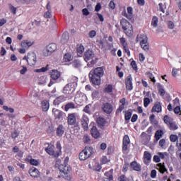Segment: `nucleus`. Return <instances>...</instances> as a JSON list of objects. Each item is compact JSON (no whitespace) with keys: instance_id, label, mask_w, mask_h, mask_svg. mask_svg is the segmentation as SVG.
Listing matches in <instances>:
<instances>
[{"instance_id":"obj_39","label":"nucleus","mask_w":181,"mask_h":181,"mask_svg":"<svg viewBox=\"0 0 181 181\" xmlns=\"http://www.w3.org/2000/svg\"><path fill=\"white\" fill-rule=\"evenodd\" d=\"M73 67H75V69H78V67L81 66V62L78 59H75L72 62Z\"/></svg>"},{"instance_id":"obj_1","label":"nucleus","mask_w":181,"mask_h":181,"mask_svg":"<svg viewBox=\"0 0 181 181\" xmlns=\"http://www.w3.org/2000/svg\"><path fill=\"white\" fill-rule=\"evenodd\" d=\"M103 76H104V68L103 66L95 68L89 73L90 81L95 86H100L101 84V77Z\"/></svg>"},{"instance_id":"obj_21","label":"nucleus","mask_w":181,"mask_h":181,"mask_svg":"<svg viewBox=\"0 0 181 181\" xmlns=\"http://www.w3.org/2000/svg\"><path fill=\"white\" fill-rule=\"evenodd\" d=\"M90 134L92 136L95 138V139H98L100 137V132L95 126H93V127L90 129Z\"/></svg>"},{"instance_id":"obj_62","label":"nucleus","mask_w":181,"mask_h":181,"mask_svg":"<svg viewBox=\"0 0 181 181\" xmlns=\"http://www.w3.org/2000/svg\"><path fill=\"white\" fill-rule=\"evenodd\" d=\"M153 162H156V163H159V162H160V158L159 157L158 155H157V156L155 155L153 156Z\"/></svg>"},{"instance_id":"obj_19","label":"nucleus","mask_w":181,"mask_h":181,"mask_svg":"<svg viewBox=\"0 0 181 181\" xmlns=\"http://www.w3.org/2000/svg\"><path fill=\"white\" fill-rule=\"evenodd\" d=\"M152 159V155L148 151H144V162L145 165H149Z\"/></svg>"},{"instance_id":"obj_35","label":"nucleus","mask_w":181,"mask_h":181,"mask_svg":"<svg viewBox=\"0 0 181 181\" xmlns=\"http://www.w3.org/2000/svg\"><path fill=\"white\" fill-rule=\"evenodd\" d=\"M155 138L156 140L158 141H159V139H160V138H162V136H163V131L162 130H157L155 133Z\"/></svg>"},{"instance_id":"obj_59","label":"nucleus","mask_w":181,"mask_h":181,"mask_svg":"<svg viewBox=\"0 0 181 181\" xmlns=\"http://www.w3.org/2000/svg\"><path fill=\"white\" fill-rule=\"evenodd\" d=\"M176 146L179 151H181V134H179V141H177Z\"/></svg>"},{"instance_id":"obj_43","label":"nucleus","mask_w":181,"mask_h":181,"mask_svg":"<svg viewBox=\"0 0 181 181\" xmlns=\"http://www.w3.org/2000/svg\"><path fill=\"white\" fill-rule=\"evenodd\" d=\"M112 85L109 84V85H106V87L105 88V93H112Z\"/></svg>"},{"instance_id":"obj_10","label":"nucleus","mask_w":181,"mask_h":181,"mask_svg":"<svg viewBox=\"0 0 181 181\" xmlns=\"http://www.w3.org/2000/svg\"><path fill=\"white\" fill-rule=\"evenodd\" d=\"M45 151L47 153H48V155L54 156V158H59V152L54 151V146L53 145H49L47 148H46Z\"/></svg>"},{"instance_id":"obj_37","label":"nucleus","mask_w":181,"mask_h":181,"mask_svg":"<svg viewBox=\"0 0 181 181\" xmlns=\"http://www.w3.org/2000/svg\"><path fill=\"white\" fill-rule=\"evenodd\" d=\"M169 129L171 131H176V129H177L178 127L177 124H176V122L172 121L169 124Z\"/></svg>"},{"instance_id":"obj_20","label":"nucleus","mask_w":181,"mask_h":181,"mask_svg":"<svg viewBox=\"0 0 181 181\" xmlns=\"http://www.w3.org/2000/svg\"><path fill=\"white\" fill-rule=\"evenodd\" d=\"M156 169L162 175H163V173H165V172H166L168 173V168H166V167L165 166V163H160L157 164Z\"/></svg>"},{"instance_id":"obj_11","label":"nucleus","mask_w":181,"mask_h":181,"mask_svg":"<svg viewBox=\"0 0 181 181\" xmlns=\"http://www.w3.org/2000/svg\"><path fill=\"white\" fill-rule=\"evenodd\" d=\"M102 110L105 114H111L114 111V107L111 103H105L103 104Z\"/></svg>"},{"instance_id":"obj_4","label":"nucleus","mask_w":181,"mask_h":181,"mask_svg":"<svg viewBox=\"0 0 181 181\" xmlns=\"http://www.w3.org/2000/svg\"><path fill=\"white\" fill-rule=\"evenodd\" d=\"M120 25H122V30H124L125 35H127L129 37H131V36L134 35V27H132V24H131L129 21H127V19H122L120 21Z\"/></svg>"},{"instance_id":"obj_30","label":"nucleus","mask_w":181,"mask_h":181,"mask_svg":"<svg viewBox=\"0 0 181 181\" xmlns=\"http://www.w3.org/2000/svg\"><path fill=\"white\" fill-rule=\"evenodd\" d=\"M50 107V104L49 103V101L47 100H43L42 102V108L44 112L49 111V108Z\"/></svg>"},{"instance_id":"obj_22","label":"nucleus","mask_w":181,"mask_h":181,"mask_svg":"<svg viewBox=\"0 0 181 181\" xmlns=\"http://www.w3.org/2000/svg\"><path fill=\"white\" fill-rule=\"evenodd\" d=\"M130 166L133 170H136V172H141V164L138 163L136 161H133L130 163Z\"/></svg>"},{"instance_id":"obj_42","label":"nucleus","mask_w":181,"mask_h":181,"mask_svg":"<svg viewBox=\"0 0 181 181\" xmlns=\"http://www.w3.org/2000/svg\"><path fill=\"white\" fill-rule=\"evenodd\" d=\"M19 136V131L14 130L11 132V138L12 139H16Z\"/></svg>"},{"instance_id":"obj_41","label":"nucleus","mask_w":181,"mask_h":181,"mask_svg":"<svg viewBox=\"0 0 181 181\" xmlns=\"http://www.w3.org/2000/svg\"><path fill=\"white\" fill-rule=\"evenodd\" d=\"M120 43L122 46H123L124 49H127V46H128V44L127 43V40H125V37H121L119 39Z\"/></svg>"},{"instance_id":"obj_16","label":"nucleus","mask_w":181,"mask_h":181,"mask_svg":"<svg viewBox=\"0 0 181 181\" xmlns=\"http://www.w3.org/2000/svg\"><path fill=\"white\" fill-rule=\"evenodd\" d=\"M125 84L127 90L128 91H132V90L134 88V86H132V76L131 75H129L126 78Z\"/></svg>"},{"instance_id":"obj_8","label":"nucleus","mask_w":181,"mask_h":181,"mask_svg":"<svg viewBox=\"0 0 181 181\" xmlns=\"http://www.w3.org/2000/svg\"><path fill=\"white\" fill-rule=\"evenodd\" d=\"M91 155H93L91 148H85L79 153V159L80 160H86L88 159Z\"/></svg>"},{"instance_id":"obj_53","label":"nucleus","mask_w":181,"mask_h":181,"mask_svg":"<svg viewBox=\"0 0 181 181\" xmlns=\"http://www.w3.org/2000/svg\"><path fill=\"white\" fill-rule=\"evenodd\" d=\"M56 148L57 149V152H59V156L62 153V144H60V141H57L56 144Z\"/></svg>"},{"instance_id":"obj_24","label":"nucleus","mask_w":181,"mask_h":181,"mask_svg":"<svg viewBox=\"0 0 181 181\" xmlns=\"http://www.w3.org/2000/svg\"><path fill=\"white\" fill-rule=\"evenodd\" d=\"M66 99H67V97H64V95H61L59 97H57L54 100V105H59V104H62V103H64V101H66Z\"/></svg>"},{"instance_id":"obj_9","label":"nucleus","mask_w":181,"mask_h":181,"mask_svg":"<svg viewBox=\"0 0 181 181\" xmlns=\"http://www.w3.org/2000/svg\"><path fill=\"white\" fill-rule=\"evenodd\" d=\"M36 53L29 52L27 55V62L29 66H35L36 64L37 60Z\"/></svg>"},{"instance_id":"obj_18","label":"nucleus","mask_w":181,"mask_h":181,"mask_svg":"<svg viewBox=\"0 0 181 181\" xmlns=\"http://www.w3.org/2000/svg\"><path fill=\"white\" fill-rule=\"evenodd\" d=\"M151 112H162V104L160 102H156L151 109Z\"/></svg>"},{"instance_id":"obj_15","label":"nucleus","mask_w":181,"mask_h":181,"mask_svg":"<svg viewBox=\"0 0 181 181\" xmlns=\"http://www.w3.org/2000/svg\"><path fill=\"white\" fill-rule=\"evenodd\" d=\"M88 122H90L88 117H87L86 115H83L81 118V125L85 131H88Z\"/></svg>"},{"instance_id":"obj_23","label":"nucleus","mask_w":181,"mask_h":181,"mask_svg":"<svg viewBox=\"0 0 181 181\" xmlns=\"http://www.w3.org/2000/svg\"><path fill=\"white\" fill-rule=\"evenodd\" d=\"M30 175L32 177H39L40 176V173H39V170L36 168H32L29 171Z\"/></svg>"},{"instance_id":"obj_5","label":"nucleus","mask_w":181,"mask_h":181,"mask_svg":"<svg viewBox=\"0 0 181 181\" xmlns=\"http://www.w3.org/2000/svg\"><path fill=\"white\" fill-rule=\"evenodd\" d=\"M136 42H140V46L144 52L149 51V42H148V36L145 34H140L136 36Z\"/></svg>"},{"instance_id":"obj_47","label":"nucleus","mask_w":181,"mask_h":181,"mask_svg":"<svg viewBox=\"0 0 181 181\" xmlns=\"http://www.w3.org/2000/svg\"><path fill=\"white\" fill-rule=\"evenodd\" d=\"M131 117H132V112H127L124 115V119L126 121H129L131 119Z\"/></svg>"},{"instance_id":"obj_45","label":"nucleus","mask_w":181,"mask_h":181,"mask_svg":"<svg viewBox=\"0 0 181 181\" xmlns=\"http://www.w3.org/2000/svg\"><path fill=\"white\" fill-rule=\"evenodd\" d=\"M172 121H173V119L169 117V116L168 115L164 116V122L167 125H168Z\"/></svg>"},{"instance_id":"obj_38","label":"nucleus","mask_w":181,"mask_h":181,"mask_svg":"<svg viewBox=\"0 0 181 181\" xmlns=\"http://www.w3.org/2000/svg\"><path fill=\"white\" fill-rule=\"evenodd\" d=\"M158 22L159 19H158V17L153 16L151 21V26H153V28H156V26H158Z\"/></svg>"},{"instance_id":"obj_28","label":"nucleus","mask_w":181,"mask_h":181,"mask_svg":"<svg viewBox=\"0 0 181 181\" xmlns=\"http://www.w3.org/2000/svg\"><path fill=\"white\" fill-rule=\"evenodd\" d=\"M69 39H70V37H69V33L65 32L62 35L61 42L62 43V45H66V43L69 42Z\"/></svg>"},{"instance_id":"obj_54","label":"nucleus","mask_w":181,"mask_h":181,"mask_svg":"<svg viewBox=\"0 0 181 181\" xmlns=\"http://www.w3.org/2000/svg\"><path fill=\"white\" fill-rule=\"evenodd\" d=\"M124 108H125V105H120L117 110L116 114H121Z\"/></svg>"},{"instance_id":"obj_49","label":"nucleus","mask_w":181,"mask_h":181,"mask_svg":"<svg viewBox=\"0 0 181 181\" xmlns=\"http://www.w3.org/2000/svg\"><path fill=\"white\" fill-rule=\"evenodd\" d=\"M8 8L13 15H16V8L12 4H8Z\"/></svg>"},{"instance_id":"obj_61","label":"nucleus","mask_w":181,"mask_h":181,"mask_svg":"<svg viewBox=\"0 0 181 181\" xmlns=\"http://www.w3.org/2000/svg\"><path fill=\"white\" fill-rule=\"evenodd\" d=\"M168 29H175V23L173 21H168Z\"/></svg>"},{"instance_id":"obj_58","label":"nucleus","mask_w":181,"mask_h":181,"mask_svg":"<svg viewBox=\"0 0 181 181\" xmlns=\"http://www.w3.org/2000/svg\"><path fill=\"white\" fill-rule=\"evenodd\" d=\"M158 156H159L160 159H165V156H168V153H166V152H164V153L159 152V153H158Z\"/></svg>"},{"instance_id":"obj_3","label":"nucleus","mask_w":181,"mask_h":181,"mask_svg":"<svg viewBox=\"0 0 181 181\" xmlns=\"http://www.w3.org/2000/svg\"><path fill=\"white\" fill-rule=\"evenodd\" d=\"M68 162L69 158H66L64 164L59 165V169L60 175H59L58 177H63L66 180H70V176H69V173H70V170H71V168L70 166H69V165H67Z\"/></svg>"},{"instance_id":"obj_13","label":"nucleus","mask_w":181,"mask_h":181,"mask_svg":"<svg viewBox=\"0 0 181 181\" xmlns=\"http://www.w3.org/2000/svg\"><path fill=\"white\" fill-rule=\"evenodd\" d=\"M76 113H69L67 117V122L68 125H76Z\"/></svg>"},{"instance_id":"obj_25","label":"nucleus","mask_w":181,"mask_h":181,"mask_svg":"<svg viewBox=\"0 0 181 181\" xmlns=\"http://www.w3.org/2000/svg\"><path fill=\"white\" fill-rule=\"evenodd\" d=\"M33 45H35V42L33 41H29L28 40H23L21 42V47H30L31 46H33Z\"/></svg>"},{"instance_id":"obj_17","label":"nucleus","mask_w":181,"mask_h":181,"mask_svg":"<svg viewBox=\"0 0 181 181\" xmlns=\"http://www.w3.org/2000/svg\"><path fill=\"white\" fill-rule=\"evenodd\" d=\"M91 59H94V52L91 49L87 50L84 54L85 62H89Z\"/></svg>"},{"instance_id":"obj_36","label":"nucleus","mask_w":181,"mask_h":181,"mask_svg":"<svg viewBox=\"0 0 181 181\" xmlns=\"http://www.w3.org/2000/svg\"><path fill=\"white\" fill-rule=\"evenodd\" d=\"M73 60V56H71V54L70 53H66L64 55L63 61L68 62H71Z\"/></svg>"},{"instance_id":"obj_7","label":"nucleus","mask_w":181,"mask_h":181,"mask_svg":"<svg viewBox=\"0 0 181 181\" xmlns=\"http://www.w3.org/2000/svg\"><path fill=\"white\" fill-rule=\"evenodd\" d=\"M57 49V45L55 43H51L48 45L44 51V56H50L53 52H56Z\"/></svg>"},{"instance_id":"obj_56","label":"nucleus","mask_w":181,"mask_h":181,"mask_svg":"<svg viewBox=\"0 0 181 181\" xmlns=\"http://www.w3.org/2000/svg\"><path fill=\"white\" fill-rule=\"evenodd\" d=\"M44 18H45L46 19H50V18H52V11H47V12H45L44 13Z\"/></svg>"},{"instance_id":"obj_33","label":"nucleus","mask_w":181,"mask_h":181,"mask_svg":"<svg viewBox=\"0 0 181 181\" xmlns=\"http://www.w3.org/2000/svg\"><path fill=\"white\" fill-rule=\"evenodd\" d=\"M97 124L99 127H104L107 124V121H105L104 117H99L97 119Z\"/></svg>"},{"instance_id":"obj_60","label":"nucleus","mask_w":181,"mask_h":181,"mask_svg":"<svg viewBox=\"0 0 181 181\" xmlns=\"http://www.w3.org/2000/svg\"><path fill=\"white\" fill-rule=\"evenodd\" d=\"M30 163L31 165H33L34 166H37V165H39V161L37 160H35V159L32 158L30 160Z\"/></svg>"},{"instance_id":"obj_57","label":"nucleus","mask_w":181,"mask_h":181,"mask_svg":"<svg viewBox=\"0 0 181 181\" xmlns=\"http://www.w3.org/2000/svg\"><path fill=\"white\" fill-rule=\"evenodd\" d=\"M147 76L150 78V80L153 83H156V80H155V76H153V74H152V73H147Z\"/></svg>"},{"instance_id":"obj_48","label":"nucleus","mask_w":181,"mask_h":181,"mask_svg":"<svg viewBox=\"0 0 181 181\" xmlns=\"http://www.w3.org/2000/svg\"><path fill=\"white\" fill-rule=\"evenodd\" d=\"M38 84H46V77L45 76H40L38 78Z\"/></svg>"},{"instance_id":"obj_31","label":"nucleus","mask_w":181,"mask_h":181,"mask_svg":"<svg viewBox=\"0 0 181 181\" xmlns=\"http://www.w3.org/2000/svg\"><path fill=\"white\" fill-rule=\"evenodd\" d=\"M75 108H76V105L74 104V103L73 102L68 103L66 105H65L64 111L67 112L69 110H74Z\"/></svg>"},{"instance_id":"obj_46","label":"nucleus","mask_w":181,"mask_h":181,"mask_svg":"<svg viewBox=\"0 0 181 181\" xmlns=\"http://www.w3.org/2000/svg\"><path fill=\"white\" fill-rule=\"evenodd\" d=\"M149 104H151V99H149V98H144V105L145 108L148 107Z\"/></svg>"},{"instance_id":"obj_6","label":"nucleus","mask_w":181,"mask_h":181,"mask_svg":"<svg viewBox=\"0 0 181 181\" xmlns=\"http://www.w3.org/2000/svg\"><path fill=\"white\" fill-rule=\"evenodd\" d=\"M86 101H87V96L86 94L78 91L75 95V103L78 105H81V104H83V103H86Z\"/></svg>"},{"instance_id":"obj_26","label":"nucleus","mask_w":181,"mask_h":181,"mask_svg":"<svg viewBox=\"0 0 181 181\" xmlns=\"http://www.w3.org/2000/svg\"><path fill=\"white\" fill-rule=\"evenodd\" d=\"M52 80H57L60 77V72L56 69H53L50 72Z\"/></svg>"},{"instance_id":"obj_40","label":"nucleus","mask_w":181,"mask_h":181,"mask_svg":"<svg viewBox=\"0 0 181 181\" xmlns=\"http://www.w3.org/2000/svg\"><path fill=\"white\" fill-rule=\"evenodd\" d=\"M105 176H106L105 179H110V180H112V170H110L109 172H106L105 173Z\"/></svg>"},{"instance_id":"obj_52","label":"nucleus","mask_w":181,"mask_h":181,"mask_svg":"<svg viewBox=\"0 0 181 181\" xmlns=\"http://www.w3.org/2000/svg\"><path fill=\"white\" fill-rule=\"evenodd\" d=\"M83 141L84 144H90L91 140L90 139V136L88 135H85L83 138Z\"/></svg>"},{"instance_id":"obj_51","label":"nucleus","mask_w":181,"mask_h":181,"mask_svg":"<svg viewBox=\"0 0 181 181\" xmlns=\"http://www.w3.org/2000/svg\"><path fill=\"white\" fill-rule=\"evenodd\" d=\"M92 98H100V92L98 90H93L92 93Z\"/></svg>"},{"instance_id":"obj_34","label":"nucleus","mask_w":181,"mask_h":181,"mask_svg":"<svg viewBox=\"0 0 181 181\" xmlns=\"http://www.w3.org/2000/svg\"><path fill=\"white\" fill-rule=\"evenodd\" d=\"M149 121L152 125H158L159 124V122L155 118V115L152 114L149 117Z\"/></svg>"},{"instance_id":"obj_44","label":"nucleus","mask_w":181,"mask_h":181,"mask_svg":"<svg viewBox=\"0 0 181 181\" xmlns=\"http://www.w3.org/2000/svg\"><path fill=\"white\" fill-rule=\"evenodd\" d=\"M177 139H179V134L178 136L175 134L170 136V141H171V142H177Z\"/></svg>"},{"instance_id":"obj_12","label":"nucleus","mask_w":181,"mask_h":181,"mask_svg":"<svg viewBox=\"0 0 181 181\" xmlns=\"http://www.w3.org/2000/svg\"><path fill=\"white\" fill-rule=\"evenodd\" d=\"M52 115H54L55 119H62L63 117L64 116V112L59 109L53 108Z\"/></svg>"},{"instance_id":"obj_2","label":"nucleus","mask_w":181,"mask_h":181,"mask_svg":"<svg viewBox=\"0 0 181 181\" xmlns=\"http://www.w3.org/2000/svg\"><path fill=\"white\" fill-rule=\"evenodd\" d=\"M76 87H77V78L74 76L69 79V83L64 87L63 94L66 95L67 98H71L70 95L76 91Z\"/></svg>"},{"instance_id":"obj_63","label":"nucleus","mask_w":181,"mask_h":181,"mask_svg":"<svg viewBox=\"0 0 181 181\" xmlns=\"http://www.w3.org/2000/svg\"><path fill=\"white\" fill-rule=\"evenodd\" d=\"M82 13L84 16H88V15H90V11H88V8H83L82 9Z\"/></svg>"},{"instance_id":"obj_27","label":"nucleus","mask_w":181,"mask_h":181,"mask_svg":"<svg viewBox=\"0 0 181 181\" xmlns=\"http://www.w3.org/2000/svg\"><path fill=\"white\" fill-rule=\"evenodd\" d=\"M64 134V127L62 124H59L57 128V136L62 137Z\"/></svg>"},{"instance_id":"obj_32","label":"nucleus","mask_w":181,"mask_h":181,"mask_svg":"<svg viewBox=\"0 0 181 181\" xmlns=\"http://www.w3.org/2000/svg\"><path fill=\"white\" fill-rule=\"evenodd\" d=\"M76 52L78 53V56L81 57V54L84 53V46H83L81 44L78 45L76 47Z\"/></svg>"},{"instance_id":"obj_55","label":"nucleus","mask_w":181,"mask_h":181,"mask_svg":"<svg viewBox=\"0 0 181 181\" xmlns=\"http://www.w3.org/2000/svg\"><path fill=\"white\" fill-rule=\"evenodd\" d=\"M93 168L97 172H100V170H101V165H100V163H98L95 162V165H94Z\"/></svg>"},{"instance_id":"obj_50","label":"nucleus","mask_w":181,"mask_h":181,"mask_svg":"<svg viewBox=\"0 0 181 181\" xmlns=\"http://www.w3.org/2000/svg\"><path fill=\"white\" fill-rule=\"evenodd\" d=\"M88 36L90 39H93L97 36V32L94 30H90L88 33Z\"/></svg>"},{"instance_id":"obj_14","label":"nucleus","mask_w":181,"mask_h":181,"mask_svg":"<svg viewBox=\"0 0 181 181\" xmlns=\"http://www.w3.org/2000/svg\"><path fill=\"white\" fill-rule=\"evenodd\" d=\"M131 143V141L129 140V136L128 135H125L123 137V141H122V151L123 152H127L128 151V145Z\"/></svg>"},{"instance_id":"obj_64","label":"nucleus","mask_w":181,"mask_h":181,"mask_svg":"<svg viewBox=\"0 0 181 181\" xmlns=\"http://www.w3.org/2000/svg\"><path fill=\"white\" fill-rule=\"evenodd\" d=\"M118 181H128V178H127V177L123 175L118 178Z\"/></svg>"},{"instance_id":"obj_29","label":"nucleus","mask_w":181,"mask_h":181,"mask_svg":"<svg viewBox=\"0 0 181 181\" xmlns=\"http://www.w3.org/2000/svg\"><path fill=\"white\" fill-rule=\"evenodd\" d=\"M134 10L132 9V7H127V13H124V16L127 18V19H132V15H133Z\"/></svg>"}]
</instances>
